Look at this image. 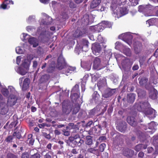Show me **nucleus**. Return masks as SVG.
<instances>
[{
    "label": "nucleus",
    "mask_w": 158,
    "mask_h": 158,
    "mask_svg": "<svg viewBox=\"0 0 158 158\" xmlns=\"http://www.w3.org/2000/svg\"><path fill=\"white\" fill-rule=\"evenodd\" d=\"M137 109L139 111L143 113L146 115H151L155 110L151 107V106L148 102L140 103L137 106Z\"/></svg>",
    "instance_id": "f257e3e1"
},
{
    "label": "nucleus",
    "mask_w": 158,
    "mask_h": 158,
    "mask_svg": "<svg viewBox=\"0 0 158 158\" xmlns=\"http://www.w3.org/2000/svg\"><path fill=\"white\" fill-rule=\"evenodd\" d=\"M117 8V5L116 4H111L110 8L114 14H115L118 18L128 13V10L126 7H120L119 9L118 8V10H116Z\"/></svg>",
    "instance_id": "f03ea898"
},
{
    "label": "nucleus",
    "mask_w": 158,
    "mask_h": 158,
    "mask_svg": "<svg viewBox=\"0 0 158 158\" xmlns=\"http://www.w3.org/2000/svg\"><path fill=\"white\" fill-rule=\"evenodd\" d=\"M118 38L126 42L129 45L132 44L133 36L129 33H126L121 34L118 36Z\"/></svg>",
    "instance_id": "7ed1b4c3"
},
{
    "label": "nucleus",
    "mask_w": 158,
    "mask_h": 158,
    "mask_svg": "<svg viewBox=\"0 0 158 158\" xmlns=\"http://www.w3.org/2000/svg\"><path fill=\"white\" fill-rule=\"evenodd\" d=\"M72 110L71 106L69 103L64 101L62 103V113L63 114H68Z\"/></svg>",
    "instance_id": "20e7f679"
},
{
    "label": "nucleus",
    "mask_w": 158,
    "mask_h": 158,
    "mask_svg": "<svg viewBox=\"0 0 158 158\" xmlns=\"http://www.w3.org/2000/svg\"><path fill=\"white\" fill-rule=\"evenodd\" d=\"M103 46L102 44L100 45L97 43L93 44L91 49L93 54L96 55H98L100 53Z\"/></svg>",
    "instance_id": "39448f33"
},
{
    "label": "nucleus",
    "mask_w": 158,
    "mask_h": 158,
    "mask_svg": "<svg viewBox=\"0 0 158 158\" xmlns=\"http://www.w3.org/2000/svg\"><path fill=\"white\" fill-rule=\"evenodd\" d=\"M66 65V63L64 58L61 56L59 57L57 59L56 68L59 70H61L64 69Z\"/></svg>",
    "instance_id": "423d86ee"
},
{
    "label": "nucleus",
    "mask_w": 158,
    "mask_h": 158,
    "mask_svg": "<svg viewBox=\"0 0 158 158\" xmlns=\"http://www.w3.org/2000/svg\"><path fill=\"white\" fill-rule=\"evenodd\" d=\"M110 27H111L110 23L106 21H103L97 26L98 31H101L105 28L106 27L110 28Z\"/></svg>",
    "instance_id": "0eeeda50"
},
{
    "label": "nucleus",
    "mask_w": 158,
    "mask_h": 158,
    "mask_svg": "<svg viewBox=\"0 0 158 158\" xmlns=\"http://www.w3.org/2000/svg\"><path fill=\"white\" fill-rule=\"evenodd\" d=\"M17 98L16 96L10 94L8 97L7 101V105L8 106H12L16 103Z\"/></svg>",
    "instance_id": "6e6552de"
},
{
    "label": "nucleus",
    "mask_w": 158,
    "mask_h": 158,
    "mask_svg": "<svg viewBox=\"0 0 158 158\" xmlns=\"http://www.w3.org/2000/svg\"><path fill=\"white\" fill-rule=\"evenodd\" d=\"M127 123L131 126L135 127L137 126L138 123L134 117L129 116L127 118Z\"/></svg>",
    "instance_id": "1a4fd4ad"
},
{
    "label": "nucleus",
    "mask_w": 158,
    "mask_h": 158,
    "mask_svg": "<svg viewBox=\"0 0 158 158\" xmlns=\"http://www.w3.org/2000/svg\"><path fill=\"white\" fill-rule=\"evenodd\" d=\"M134 151L128 148H124L123 150V154L125 156H131L134 154Z\"/></svg>",
    "instance_id": "9d476101"
},
{
    "label": "nucleus",
    "mask_w": 158,
    "mask_h": 158,
    "mask_svg": "<svg viewBox=\"0 0 158 158\" xmlns=\"http://www.w3.org/2000/svg\"><path fill=\"white\" fill-rule=\"evenodd\" d=\"M101 60L100 59L96 57L94 61V64L93 67L95 69L100 70L101 69Z\"/></svg>",
    "instance_id": "9b49d317"
},
{
    "label": "nucleus",
    "mask_w": 158,
    "mask_h": 158,
    "mask_svg": "<svg viewBox=\"0 0 158 158\" xmlns=\"http://www.w3.org/2000/svg\"><path fill=\"white\" fill-rule=\"evenodd\" d=\"M3 106H4V107L1 109L0 114L2 115H5L8 112L9 109L6 105V103L5 102L0 103V107L1 108Z\"/></svg>",
    "instance_id": "f8f14e48"
},
{
    "label": "nucleus",
    "mask_w": 158,
    "mask_h": 158,
    "mask_svg": "<svg viewBox=\"0 0 158 158\" xmlns=\"http://www.w3.org/2000/svg\"><path fill=\"white\" fill-rule=\"evenodd\" d=\"M135 94L134 93L127 94V102L131 103H133L135 101Z\"/></svg>",
    "instance_id": "ddd939ff"
},
{
    "label": "nucleus",
    "mask_w": 158,
    "mask_h": 158,
    "mask_svg": "<svg viewBox=\"0 0 158 158\" xmlns=\"http://www.w3.org/2000/svg\"><path fill=\"white\" fill-rule=\"evenodd\" d=\"M28 42L30 44L33 45V46L34 47H36L38 45L37 40L35 38L31 37L29 38L28 40Z\"/></svg>",
    "instance_id": "4468645a"
},
{
    "label": "nucleus",
    "mask_w": 158,
    "mask_h": 158,
    "mask_svg": "<svg viewBox=\"0 0 158 158\" xmlns=\"http://www.w3.org/2000/svg\"><path fill=\"white\" fill-rule=\"evenodd\" d=\"M30 82V80L29 78H27L24 79L22 87L23 90L25 91L28 88Z\"/></svg>",
    "instance_id": "2eb2a0df"
},
{
    "label": "nucleus",
    "mask_w": 158,
    "mask_h": 158,
    "mask_svg": "<svg viewBox=\"0 0 158 158\" xmlns=\"http://www.w3.org/2000/svg\"><path fill=\"white\" fill-rule=\"evenodd\" d=\"M92 100L95 103L97 102L100 98V95L97 91L94 92L92 94Z\"/></svg>",
    "instance_id": "dca6fc26"
},
{
    "label": "nucleus",
    "mask_w": 158,
    "mask_h": 158,
    "mask_svg": "<svg viewBox=\"0 0 158 158\" xmlns=\"http://www.w3.org/2000/svg\"><path fill=\"white\" fill-rule=\"evenodd\" d=\"M87 151L89 153H93L95 155L97 156H100L99 151L98 149H96L95 147L93 148H89L87 149Z\"/></svg>",
    "instance_id": "f3484780"
},
{
    "label": "nucleus",
    "mask_w": 158,
    "mask_h": 158,
    "mask_svg": "<svg viewBox=\"0 0 158 158\" xmlns=\"http://www.w3.org/2000/svg\"><path fill=\"white\" fill-rule=\"evenodd\" d=\"M114 89H112L107 90L103 95L102 96L105 98H108L112 96L114 93Z\"/></svg>",
    "instance_id": "a211bd4d"
},
{
    "label": "nucleus",
    "mask_w": 158,
    "mask_h": 158,
    "mask_svg": "<svg viewBox=\"0 0 158 158\" xmlns=\"http://www.w3.org/2000/svg\"><path fill=\"white\" fill-rule=\"evenodd\" d=\"M101 0H93L91 2L90 7L93 9L98 6L101 3Z\"/></svg>",
    "instance_id": "6ab92c4d"
},
{
    "label": "nucleus",
    "mask_w": 158,
    "mask_h": 158,
    "mask_svg": "<svg viewBox=\"0 0 158 158\" xmlns=\"http://www.w3.org/2000/svg\"><path fill=\"white\" fill-rule=\"evenodd\" d=\"M80 108V105L78 103L74 104L73 106L72 111L73 114H76L79 110Z\"/></svg>",
    "instance_id": "aec40b11"
},
{
    "label": "nucleus",
    "mask_w": 158,
    "mask_h": 158,
    "mask_svg": "<svg viewBox=\"0 0 158 158\" xmlns=\"http://www.w3.org/2000/svg\"><path fill=\"white\" fill-rule=\"evenodd\" d=\"M32 134H30L28 135L27 136V141L29 144L30 145H32L34 142V139L32 138Z\"/></svg>",
    "instance_id": "412c9836"
},
{
    "label": "nucleus",
    "mask_w": 158,
    "mask_h": 158,
    "mask_svg": "<svg viewBox=\"0 0 158 158\" xmlns=\"http://www.w3.org/2000/svg\"><path fill=\"white\" fill-rule=\"evenodd\" d=\"M157 91L154 89V90L153 92L150 93L149 97L152 99H156L157 98Z\"/></svg>",
    "instance_id": "4be33fe9"
},
{
    "label": "nucleus",
    "mask_w": 158,
    "mask_h": 158,
    "mask_svg": "<svg viewBox=\"0 0 158 158\" xmlns=\"http://www.w3.org/2000/svg\"><path fill=\"white\" fill-rule=\"evenodd\" d=\"M82 23L85 25H87L89 22V16L88 15H85L84 16L82 19Z\"/></svg>",
    "instance_id": "5701e85b"
},
{
    "label": "nucleus",
    "mask_w": 158,
    "mask_h": 158,
    "mask_svg": "<svg viewBox=\"0 0 158 158\" xmlns=\"http://www.w3.org/2000/svg\"><path fill=\"white\" fill-rule=\"evenodd\" d=\"M30 62L27 60H25L22 63V66L27 70H28Z\"/></svg>",
    "instance_id": "b1692460"
},
{
    "label": "nucleus",
    "mask_w": 158,
    "mask_h": 158,
    "mask_svg": "<svg viewBox=\"0 0 158 158\" xmlns=\"http://www.w3.org/2000/svg\"><path fill=\"white\" fill-rule=\"evenodd\" d=\"M142 43L139 41H137L134 43V47L135 50L141 49L142 48Z\"/></svg>",
    "instance_id": "393cba45"
},
{
    "label": "nucleus",
    "mask_w": 158,
    "mask_h": 158,
    "mask_svg": "<svg viewBox=\"0 0 158 158\" xmlns=\"http://www.w3.org/2000/svg\"><path fill=\"white\" fill-rule=\"evenodd\" d=\"M98 113V110L97 109L94 108L93 109L91 110L89 112V116L90 117H93L96 114Z\"/></svg>",
    "instance_id": "a878e982"
},
{
    "label": "nucleus",
    "mask_w": 158,
    "mask_h": 158,
    "mask_svg": "<svg viewBox=\"0 0 158 158\" xmlns=\"http://www.w3.org/2000/svg\"><path fill=\"white\" fill-rule=\"evenodd\" d=\"M76 145L78 147L81 146L84 143V141L81 138L78 139L75 141Z\"/></svg>",
    "instance_id": "bb28decb"
},
{
    "label": "nucleus",
    "mask_w": 158,
    "mask_h": 158,
    "mask_svg": "<svg viewBox=\"0 0 158 158\" xmlns=\"http://www.w3.org/2000/svg\"><path fill=\"white\" fill-rule=\"evenodd\" d=\"M138 79L139 80V83L141 85H145L148 81V79L145 77H143L141 79L139 78Z\"/></svg>",
    "instance_id": "cd10ccee"
},
{
    "label": "nucleus",
    "mask_w": 158,
    "mask_h": 158,
    "mask_svg": "<svg viewBox=\"0 0 158 158\" xmlns=\"http://www.w3.org/2000/svg\"><path fill=\"white\" fill-rule=\"evenodd\" d=\"M1 92L4 97H7L8 96L9 91L7 89L5 88L2 89L1 90Z\"/></svg>",
    "instance_id": "c85d7f7f"
},
{
    "label": "nucleus",
    "mask_w": 158,
    "mask_h": 158,
    "mask_svg": "<svg viewBox=\"0 0 158 158\" xmlns=\"http://www.w3.org/2000/svg\"><path fill=\"white\" fill-rule=\"evenodd\" d=\"M49 77L47 75L42 76L40 78V80L42 83L47 82L49 79Z\"/></svg>",
    "instance_id": "c756f323"
},
{
    "label": "nucleus",
    "mask_w": 158,
    "mask_h": 158,
    "mask_svg": "<svg viewBox=\"0 0 158 158\" xmlns=\"http://www.w3.org/2000/svg\"><path fill=\"white\" fill-rule=\"evenodd\" d=\"M86 115V112L84 110H81L79 113L78 117L79 118H84L85 117Z\"/></svg>",
    "instance_id": "7c9ffc66"
},
{
    "label": "nucleus",
    "mask_w": 158,
    "mask_h": 158,
    "mask_svg": "<svg viewBox=\"0 0 158 158\" xmlns=\"http://www.w3.org/2000/svg\"><path fill=\"white\" fill-rule=\"evenodd\" d=\"M106 139V136H100L97 140L96 144V146L98 145L99 143L105 141Z\"/></svg>",
    "instance_id": "2f4dec72"
},
{
    "label": "nucleus",
    "mask_w": 158,
    "mask_h": 158,
    "mask_svg": "<svg viewBox=\"0 0 158 158\" xmlns=\"http://www.w3.org/2000/svg\"><path fill=\"white\" fill-rule=\"evenodd\" d=\"M106 147V144L105 143H102L99 146L98 150L100 153V152H103Z\"/></svg>",
    "instance_id": "473e14b6"
},
{
    "label": "nucleus",
    "mask_w": 158,
    "mask_h": 158,
    "mask_svg": "<svg viewBox=\"0 0 158 158\" xmlns=\"http://www.w3.org/2000/svg\"><path fill=\"white\" fill-rule=\"evenodd\" d=\"M93 140L92 139V137L90 136H86V143L88 145H91L92 144Z\"/></svg>",
    "instance_id": "72a5a7b5"
},
{
    "label": "nucleus",
    "mask_w": 158,
    "mask_h": 158,
    "mask_svg": "<svg viewBox=\"0 0 158 158\" xmlns=\"http://www.w3.org/2000/svg\"><path fill=\"white\" fill-rule=\"evenodd\" d=\"M124 54L127 56H130L131 55V52L129 48H126L123 50Z\"/></svg>",
    "instance_id": "f704fd0d"
},
{
    "label": "nucleus",
    "mask_w": 158,
    "mask_h": 158,
    "mask_svg": "<svg viewBox=\"0 0 158 158\" xmlns=\"http://www.w3.org/2000/svg\"><path fill=\"white\" fill-rule=\"evenodd\" d=\"M13 135H9L6 138L5 141L7 143H11L13 142Z\"/></svg>",
    "instance_id": "c9c22d12"
},
{
    "label": "nucleus",
    "mask_w": 158,
    "mask_h": 158,
    "mask_svg": "<svg viewBox=\"0 0 158 158\" xmlns=\"http://www.w3.org/2000/svg\"><path fill=\"white\" fill-rule=\"evenodd\" d=\"M82 32L78 29L77 30L74 34V36L75 37H78L82 35Z\"/></svg>",
    "instance_id": "e433bc0d"
},
{
    "label": "nucleus",
    "mask_w": 158,
    "mask_h": 158,
    "mask_svg": "<svg viewBox=\"0 0 158 158\" xmlns=\"http://www.w3.org/2000/svg\"><path fill=\"white\" fill-rule=\"evenodd\" d=\"M12 135L13 137H16L18 139H20L21 137V133L19 131H15L13 133Z\"/></svg>",
    "instance_id": "4c0bfd02"
},
{
    "label": "nucleus",
    "mask_w": 158,
    "mask_h": 158,
    "mask_svg": "<svg viewBox=\"0 0 158 158\" xmlns=\"http://www.w3.org/2000/svg\"><path fill=\"white\" fill-rule=\"evenodd\" d=\"M71 92H79V86L78 84H76L73 88Z\"/></svg>",
    "instance_id": "58836bf2"
},
{
    "label": "nucleus",
    "mask_w": 158,
    "mask_h": 158,
    "mask_svg": "<svg viewBox=\"0 0 158 158\" xmlns=\"http://www.w3.org/2000/svg\"><path fill=\"white\" fill-rule=\"evenodd\" d=\"M143 146V144H138L135 146L134 149L137 152H139L142 149Z\"/></svg>",
    "instance_id": "ea45409f"
},
{
    "label": "nucleus",
    "mask_w": 158,
    "mask_h": 158,
    "mask_svg": "<svg viewBox=\"0 0 158 158\" xmlns=\"http://www.w3.org/2000/svg\"><path fill=\"white\" fill-rule=\"evenodd\" d=\"M19 73L22 75H25L27 73V70H26L21 68H19Z\"/></svg>",
    "instance_id": "a19ab883"
},
{
    "label": "nucleus",
    "mask_w": 158,
    "mask_h": 158,
    "mask_svg": "<svg viewBox=\"0 0 158 158\" xmlns=\"http://www.w3.org/2000/svg\"><path fill=\"white\" fill-rule=\"evenodd\" d=\"M156 123L152 121L148 124L149 128L150 129H152L154 128L155 126H156Z\"/></svg>",
    "instance_id": "79ce46f5"
},
{
    "label": "nucleus",
    "mask_w": 158,
    "mask_h": 158,
    "mask_svg": "<svg viewBox=\"0 0 158 158\" xmlns=\"http://www.w3.org/2000/svg\"><path fill=\"white\" fill-rule=\"evenodd\" d=\"M106 8L104 6L101 5H99L98 6L97 10L102 12L104 11Z\"/></svg>",
    "instance_id": "37998d69"
},
{
    "label": "nucleus",
    "mask_w": 158,
    "mask_h": 158,
    "mask_svg": "<svg viewBox=\"0 0 158 158\" xmlns=\"http://www.w3.org/2000/svg\"><path fill=\"white\" fill-rule=\"evenodd\" d=\"M55 67L54 66H52L51 65H50L48 68L47 71L48 73H52L55 69Z\"/></svg>",
    "instance_id": "c03bdc74"
},
{
    "label": "nucleus",
    "mask_w": 158,
    "mask_h": 158,
    "mask_svg": "<svg viewBox=\"0 0 158 158\" xmlns=\"http://www.w3.org/2000/svg\"><path fill=\"white\" fill-rule=\"evenodd\" d=\"M4 2L8 6L9 8L10 7V5H13L14 4V2L12 0H5Z\"/></svg>",
    "instance_id": "a18cd8bd"
},
{
    "label": "nucleus",
    "mask_w": 158,
    "mask_h": 158,
    "mask_svg": "<svg viewBox=\"0 0 158 158\" xmlns=\"http://www.w3.org/2000/svg\"><path fill=\"white\" fill-rule=\"evenodd\" d=\"M68 127H66V129H64L63 130L64 135L66 136H68L70 135V131H67V130L69 128Z\"/></svg>",
    "instance_id": "49530a36"
},
{
    "label": "nucleus",
    "mask_w": 158,
    "mask_h": 158,
    "mask_svg": "<svg viewBox=\"0 0 158 158\" xmlns=\"http://www.w3.org/2000/svg\"><path fill=\"white\" fill-rule=\"evenodd\" d=\"M126 125H124L123 126H120L118 127V129L119 131L121 132H124L125 131L126 129Z\"/></svg>",
    "instance_id": "de8ad7c7"
},
{
    "label": "nucleus",
    "mask_w": 158,
    "mask_h": 158,
    "mask_svg": "<svg viewBox=\"0 0 158 158\" xmlns=\"http://www.w3.org/2000/svg\"><path fill=\"white\" fill-rule=\"evenodd\" d=\"M91 131H92L93 133V134H98L100 132L98 131V128H97L96 126L92 127L91 129Z\"/></svg>",
    "instance_id": "09e8293b"
},
{
    "label": "nucleus",
    "mask_w": 158,
    "mask_h": 158,
    "mask_svg": "<svg viewBox=\"0 0 158 158\" xmlns=\"http://www.w3.org/2000/svg\"><path fill=\"white\" fill-rule=\"evenodd\" d=\"M40 155L39 153H36L34 154L31 155L30 157V158H40Z\"/></svg>",
    "instance_id": "8fccbe9b"
},
{
    "label": "nucleus",
    "mask_w": 158,
    "mask_h": 158,
    "mask_svg": "<svg viewBox=\"0 0 158 158\" xmlns=\"http://www.w3.org/2000/svg\"><path fill=\"white\" fill-rule=\"evenodd\" d=\"M76 69V68L75 67L69 66L68 67L67 71L68 72L71 73L72 72L75 71Z\"/></svg>",
    "instance_id": "3c124183"
},
{
    "label": "nucleus",
    "mask_w": 158,
    "mask_h": 158,
    "mask_svg": "<svg viewBox=\"0 0 158 158\" xmlns=\"http://www.w3.org/2000/svg\"><path fill=\"white\" fill-rule=\"evenodd\" d=\"M29 157L28 152H25L23 153L21 156V158H29Z\"/></svg>",
    "instance_id": "603ef678"
},
{
    "label": "nucleus",
    "mask_w": 158,
    "mask_h": 158,
    "mask_svg": "<svg viewBox=\"0 0 158 158\" xmlns=\"http://www.w3.org/2000/svg\"><path fill=\"white\" fill-rule=\"evenodd\" d=\"M7 158H17V156L11 153H9L7 154Z\"/></svg>",
    "instance_id": "864d4df0"
},
{
    "label": "nucleus",
    "mask_w": 158,
    "mask_h": 158,
    "mask_svg": "<svg viewBox=\"0 0 158 158\" xmlns=\"http://www.w3.org/2000/svg\"><path fill=\"white\" fill-rule=\"evenodd\" d=\"M18 123V122L17 120L15 121H14L13 122H12L10 124L9 127L10 128L12 127L13 126H14V127H15L16 126V125Z\"/></svg>",
    "instance_id": "5fc2aeb1"
},
{
    "label": "nucleus",
    "mask_w": 158,
    "mask_h": 158,
    "mask_svg": "<svg viewBox=\"0 0 158 158\" xmlns=\"http://www.w3.org/2000/svg\"><path fill=\"white\" fill-rule=\"evenodd\" d=\"M88 44L89 42L87 40H83L82 41V44H83V46L82 47V48L84 47H88Z\"/></svg>",
    "instance_id": "6e6d98bb"
},
{
    "label": "nucleus",
    "mask_w": 158,
    "mask_h": 158,
    "mask_svg": "<svg viewBox=\"0 0 158 158\" xmlns=\"http://www.w3.org/2000/svg\"><path fill=\"white\" fill-rule=\"evenodd\" d=\"M77 93V92H74L73 94L72 95H71V96L72 97H73V96L75 98L74 99L78 98L80 97V96Z\"/></svg>",
    "instance_id": "4d7b16f0"
},
{
    "label": "nucleus",
    "mask_w": 158,
    "mask_h": 158,
    "mask_svg": "<svg viewBox=\"0 0 158 158\" xmlns=\"http://www.w3.org/2000/svg\"><path fill=\"white\" fill-rule=\"evenodd\" d=\"M69 7L71 9H74L76 8V5L73 2H70L69 4Z\"/></svg>",
    "instance_id": "13d9d810"
},
{
    "label": "nucleus",
    "mask_w": 158,
    "mask_h": 158,
    "mask_svg": "<svg viewBox=\"0 0 158 158\" xmlns=\"http://www.w3.org/2000/svg\"><path fill=\"white\" fill-rule=\"evenodd\" d=\"M1 8L3 9H6L9 8L8 7V6L4 3V2H3L2 3L1 5Z\"/></svg>",
    "instance_id": "bf43d9fd"
},
{
    "label": "nucleus",
    "mask_w": 158,
    "mask_h": 158,
    "mask_svg": "<svg viewBox=\"0 0 158 158\" xmlns=\"http://www.w3.org/2000/svg\"><path fill=\"white\" fill-rule=\"evenodd\" d=\"M100 77V75L96 73L94 75L93 77L94 80L96 81Z\"/></svg>",
    "instance_id": "052dcab7"
},
{
    "label": "nucleus",
    "mask_w": 158,
    "mask_h": 158,
    "mask_svg": "<svg viewBox=\"0 0 158 158\" xmlns=\"http://www.w3.org/2000/svg\"><path fill=\"white\" fill-rule=\"evenodd\" d=\"M84 151H83L82 152V153H81L77 157V158H84V153L85 154V153H84Z\"/></svg>",
    "instance_id": "680f3d73"
},
{
    "label": "nucleus",
    "mask_w": 158,
    "mask_h": 158,
    "mask_svg": "<svg viewBox=\"0 0 158 158\" xmlns=\"http://www.w3.org/2000/svg\"><path fill=\"white\" fill-rule=\"evenodd\" d=\"M16 51L18 54H21L22 52V50L19 47L16 48Z\"/></svg>",
    "instance_id": "e2e57ef3"
},
{
    "label": "nucleus",
    "mask_w": 158,
    "mask_h": 158,
    "mask_svg": "<svg viewBox=\"0 0 158 158\" xmlns=\"http://www.w3.org/2000/svg\"><path fill=\"white\" fill-rule=\"evenodd\" d=\"M44 136L47 139H50L51 138L50 135L49 134H47L46 133H43Z\"/></svg>",
    "instance_id": "0e129e2a"
},
{
    "label": "nucleus",
    "mask_w": 158,
    "mask_h": 158,
    "mask_svg": "<svg viewBox=\"0 0 158 158\" xmlns=\"http://www.w3.org/2000/svg\"><path fill=\"white\" fill-rule=\"evenodd\" d=\"M73 138L75 140V141L78 139H79L80 138V136L78 134H76L74 135H73Z\"/></svg>",
    "instance_id": "69168bd1"
},
{
    "label": "nucleus",
    "mask_w": 158,
    "mask_h": 158,
    "mask_svg": "<svg viewBox=\"0 0 158 158\" xmlns=\"http://www.w3.org/2000/svg\"><path fill=\"white\" fill-rule=\"evenodd\" d=\"M139 68V66L137 64L134 65L132 68V69L134 71L138 70Z\"/></svg>",
    "instance_id": "338daca9"
},
{
    "label": "nucleus",
    "mask_w": 158,
    "mask_h": 158,
    "mask_svg": "<svg viewBox=\"0 0 158 158\" xmlns=\"http://www.w3.org/2000/svg\"><path fill=\"white\" fill-rule=\"evenodd\" d=\"M148 153H151L153 150V149L152 147H149L148 148Z\"/></svg>",
    "instance_id": "774afa93"
}]
</instances>
